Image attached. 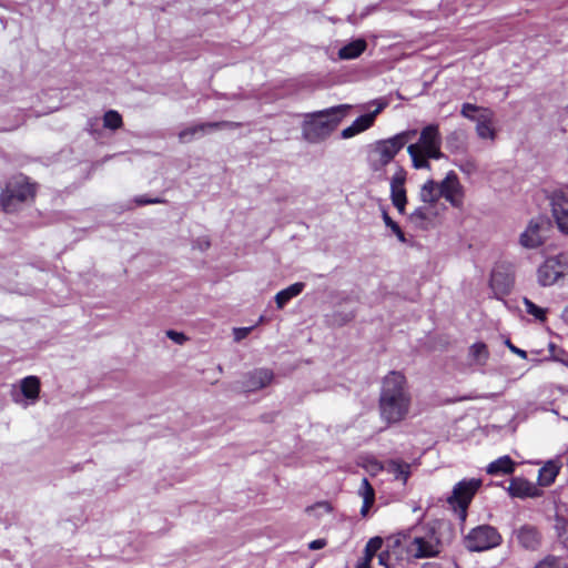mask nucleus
I'll use <instances>...</instances> for the list:
<instances>
[{
  "label": "nucleus",
  "instance_id": "c03bdc74",
  "mask_svg": "<svg viewBox=\"0 0 568 568\" xmlns=\"http://www.w3.org/2000/svg\"><path fill=\"white\" fill-rule=\"evenodd\" d=\"M331 510H332V507L327 501H321V503H317V504L306 508L307 513L318 511L320 514H322V513H331Z\"/></svg>",
  "mask_w": 568,
  "mask_h": 568
},
{
  "label": "nucleus",
  "instance_id": "473e14b6",
  "mask_svg": "<svg viewBox=\"0 0 568 568\" xmlns=\"http://www.w3.org/2000/svg\"><path fill=\"white\" fill-rule=\"evenodd\" d=\"M470 355L478 364H485L488 358V349L484 343H476L470 347Z\"/></svg>",
  "mask_w": 568,
  "mask_h": 568
},
{
  "label": "nucleus",
  "instance_id": "6e6552de",
  "mask_svg": "<svg viewBox=\"0 0 568 568\" xmlns=\"http://www.w3.org/2000/svg\"><path fill=\"white\" fill-rule=\"evenodd\" d=\"M549 223L544 216L532 217L519 234V244L527 250L541 246L547 237Z\"/></svg>",
  "mask_w": 568,
  "mask_h": 568
},
{
  "label": "nucleus",
  "instance_id": "f03ea898",
  "mask_svg": "<svg viewBox=\"0 0 568 568\" xmlns=\"http://www.w3.org/2000/svg\"><path fill=\"white\" fill-rule=\"evenodd\" d=\"M349 109V104H339L305 113L301 125L303 139L312 144L327 140L346 116Z\"/></svg>",
  "mask_w": 568,
  "mask_h": 568
},
{
  "label": "nucleus",
  "instance_id": "79ce46f5",
  "mask_svg": "<svg viewBox=\"0 0 568 568\" xmlns=\"http://www.w3.org/2000/svg\"><path fill=\"white\" fill-rule=\"evenodd\" d=\"M536 568H562L560 561L555 557H547L540 561Z\"/></svg>",
  "mask_w": 568,
  "mask_h": 568
},
{
  "label": "nucleus",
  "instance_id": "a211bd4d",
  "mask_svg": "<svg viewBox=\"0 0 568 568\" xmlns=\"http://www.w3.org/2000/svg\"><path fill=\"white\" fill-rule=\"evenodd\" d=\"M518 542L526 549L535 550L540 545V535L534 526L524 525L515 532Z\"/></svg>",
  "mask_w": 568,
  "mask_h": 568
},
{
  "label": "nucleus",
  "instance_id": "1a4fd4ad",
  "mask_svg": "<svg viewBox=\"0 0 568 568\" xmlns=\"http://www.w3.org/2000/svg\"><path fill=\"white\" fill-rule=\"evenodd\" d=\"M410 145H416L419 151H423L430 159L438 160L443 158L440 151L442 135L437 124L425 126L420 132L418 142Z\"/></svg>",
  "mask_w": 568,
  "mask_h": 568
},
{
  "label": "nucleus",
  "instance_id": "3c124183",
  "mask_svg": "<svg viewBox=\"0 0 568 568\" xmlns=\"http://www.w3.org/2000/svg\"><path fill=\"white\" fill-rule=\"evenodd\" d=\"M506 344L513 353L519 355L521 358L527 357V353L525 351L514 346L509 341H507Z\"/></svg>",
  "mask_w": 568,
  "mask_h": 568
},
{
  "label": "nucleus",
  "instance_id": "f8f14e48",
  "mask_svg": "<svg viewBox=\"0 0 568 568\" xmlns=\"http://www.w3.org/2000/svg\"><path fill=\"white\" fill-rule=\"evenodd\" d=\"M550 206L558 229L568 234V189L554 192L550 196Z\"/></svg>",
  "mask_w": 568,
  "mask_h": 568
},
{
  "label": "nucleus",
  "instance_id": "4c0bfd02",
  "mask_svg": "<svg viewBox=\"0 0 568 568\" xmlns=\"http://www.w3.org/2000/svg\"><path fill=\"white\" fill-rule=\"evenodd\" d=\"M406 172L403 169H398L390 180V189L405 187Z\"/></svg>",
  "mask_w": 568,
  "mask_h": 568
},
{
  "label": "nucleus",
  "instance_id": "f3484780",
  "mask_svg": "<svg viewBox=\"0 0 568 568\" xmlns=\"http://www.w3.org/2000/svg\"><path fill=\"white\" fill-rule=\"evenodd\" d=\"M508 493L513 497L518 498L537 497L540 495V491L535 484L520 477L511 479L508 487Z\"/></svg>",
  "mask_w": 568,
  "mask_h": 568
},
{
  "label": "nucleus",
  "instance_id": "bb28decb",
  "mask_svg": "<svg viewBox=\"0 0 568 568\" xmlns=\"http://www.w3.org/2000/svg\"><path fill=\"white\" fill-rule=\"evenodd\" d=\"M365 48L366 42L358 39L341 48L338 51V57L343 60L355 59L362 54Z\"/></svg>",
  "mask_w": 568,
  "mask_h": 568
},
{
  "label": "nucleus",
  "instance_id": "aec40b11",
  "mask_svg": "<svg viewBox=\"0 0 568 568\" xmlns=\"http://www.w3.org/2000/svg\"><path fill=\"white\" fill-rule=\"evenodd\" d=\"M373 125V115H361L349 126L345 128L341 135L343 139H351Z\"/></svg>",
  "mask_w": 568,
  "mask_h": 568
},
{
  "label": "nucleus",
  "instance_id": "4468645a",
  "mask_svg": "<svg viewBox=\"0 0 568 568\" xmlns=\"http://www.w3.org/2000/svg\"><path fill=\"white\" fill-rule=\"evenodd\" d=\"M490 287L497 298L508 294L514 284L513 275L500 266L493 270L490 275Z\"/></svg>",
  "mask_w": 568,
  "mask_h": 568
},
{
  "label": "nucleus",
  "instance_id": "0eeeda50",
  "mask_svg": "<svg viewBox=\"0 0 568 568\" xmlns=\"http://www.w3.org/2000/svg\"><path fill=\"white\" fill-rule=\"evenodd\" d=\"M480 486L481 480L476 478L460 480L454 486L453 493L447 498V501L454 507L457 506L462 520L466 519L468 505Z\"/></svg>",
  "mask_w": 568,
  "mask_h": 568
},
{
  "label": "nucleus",
  "instance_id": "a878e982",
  "mask_svg": "<svg viewBox=\"0 0 568 568\" xmlns=\"http://www.w3.org/2000/svg\"><path fill=\"white\" fill-rule=\"evenodd\" d=\"M209 131H211L210 122L191 125L179 133V140L181 143H189L196 135H203Z\"/></svg>",
  "mask_w": 568,
  "mask_h": 568
},
{
  "label": "nucleus",
  "instance_id": "f257e3e1",
  "mask_svg": "<svg viewBox=\"0 0 568 568\" xmlns=\"http://www.w3.org/2000/svg\"><path fill=\"white\" fill-rule=\"evenodd\" d=\"M412 395L403 373L389 372L382 379L378 410L383 422L388 425L404 420L410 410Z\"/></svg>",
  "mask_w": 568,
  "mask_h": 568
},
{
  "label": "nucleus",
  "instance_id": "2f4dec72",
  "mask_svg": "<svg viewBox=\"0 0 568 568\" xmlns=\"http://www.w3.org/2000/svg\"><path fill=\"white\" fill-rule=\"evenodd\" d=\"M122 116L118 111L110 110L104 113L103 125L104 128L116 130L122 126Z\"/></svg>",
  "mask_w": 568,
  "mask_h": 568
},
{
  "label": "nucleus",
  "instance_id": "5fc2aeb1",
  "mask_svg": "<svg viewBox=\"0 0 568 568\" xmlns=\"http://www.w3.org/2000/svg\"><path fill=\"white\" fill-rule=\"evenodd\" d=\"M561 318H562L564 323L568 326V305L564 308Z\"/></svg>",
  "mask_w": 568,
  "mask_h": 568
},
{
  "label": "nucleus",
  "instance_id": "37998d69",
  "mask_svg": "<svg viewBox=\"0 0 568 568\" xmlns=\"http://www.w3.org/2000/svg\"><path fill=\"white\" fill-rule=\"evenodd\" d=\"M165 334L171 341H173L174 343H176L179 345H182L187 341V337L181 332L169 329V331H166Z\"/></svg>",
  "mask_w": 568,
  "mask_h": 568
},
{
  "label": "nucleus",
  "instance_id": "09e8293b",
  "mask_svg": "<svg viewBox=\"0 0 568 568\" xmlns=\"http://www.w3.org/2000/svg\"><path fill=\"white\" fill-rule=\"evenodd\" d=\"M252 327H240V328H234V338L235 341H241L243 338H245L248 333L251 332Z\"/></svg>",
  "mask_w": 568,
  "mask_h": 568
},
{
  "label": "nucleus",
  "instance_id": "dca6fc26",
  "mask_svg": "<svg viewBox=\"0 0 568 568\" xmlns=\"http://www.w3.org/2000/svg\"><path fill=\"white\" fill-rule=\"evenodd\" d=\"M385 469L388 474H392L396 480H400L406 484L410 476V465L400 460H388L385 466H382L378 462L372 463V470Z\"/></svg>",
  "mask_w": 568,
  "mask_h": 568
},
{
  "label": "nucleus",
  "instance_id": "603ef678",
  "mask_svg": "<svg viewBox=\"0 0 568 568\" xmlns=\"http://www.w3.org/2000/svg\"><path fill=\"white\" fill-rule=\"evenodd\" d=\"M355 568H371V562L367 559H359Z\"/></svg>",
  "mask_w": 568,
  "mask_h": 568
},
{
  "label": "nucleus",
  "instance_id": "cd10ccee",
  "mask_svg": "<svg viewBox=\"0 0 568 568\" xmlns=\"http://www.w3.org/2000/svg\"><path fill=\"white\" fill-rule=\"evenodd\" d=\"M407 152L412 159L413 166L415 169H429L430 164L428 162V159H430L428 155H426L423 151H419L416 145H408Z\"/></svg>",
  "mask_w": 568,
  "mask_h": 568
},
{
  "label": "nucleus",
  "instance_id": "a18cd8bd",
  "mask_svg": "<svg viewBox=\"0 0 568 568\" xmlns=\"http://www.w3.org/2000/svg\"><path fill=\"white\" fill-rule=\"evenodd\" d=\"M373 104L376 105V109L373 112L367 113L366 115H373L374 121L375 116L388 105V101L386 99H378L373 101Z\"/></svg>",
  "mask_w": 568,
  "mask_h": 568
},
{
  "label": "nucleus",
  "instance_id": "6e6d98bb",
  "mask_svg": "<svg viewBox=\"0 0 568 568\" xmlns=\"http://www.w3.org/2000/svg\"><path fill=\"white\" fill-rule=\"evenodd\" d=\"M422 568H440V567L434 562H426L422 566Z\"/></svg>",
  "mask_w": 568,
  "mask_h": 568
},
{
  "label": "nucleus",
  "instance_id": "a19ab883",
  "mask_svg": "<svg viewBox=\"0 0 568 568\" xmlns=\"http://www.w3.org/2000/svg\"><path fill=\"white\" fill-rule=\"evenodd\" d=\"M383 544H384L383 538L376 536V537L371 538L367 541L365 547H367V550H369L371 552H377L381 550Z\"/></svg>",
  "mask_w": 568,
  "mask_h": 568
},
{
  "label": "nucleus",
  "instance_id": "7ed1b4c3",
  "mask_svg": "<svg viewBox=\"0 0 568 568\" xmlns=\"http://www.w3.org/2000/svg\"><path fill=\"white\" fill-rule=\"evenodd\" d=\"M37 186L23 174L8 179L1 189L0 206L6 213H16L23 204L33 201Z\"/></svg>",
  "mask_w": 568,
  "mask_h": 568
},
{
  "label": "nucleus",
  "instance_id": "72a5a7b5",
  "mask_svg": "<svg viewBox=\"0 0 568 568\" xmlns=\"http://www.w3.org/2000/svg\"><path fill=\"white\" fill-rule=\"evenodd\" d=\"M430 217V212L426 206H419L410 213L409 220L416 225H423Z\"/></svg>",
  "mask_w": 568,
  "mask_h": 568
},
{
  "label": "nucleus",
  "instance_id": "c756f323",
  "mask_svg": "<svg viewBox=\"0 0 568 568\" xmlns=\"http://www.w3.org/2000/svg\"><path fill=\"white\" fill-rule=\"evenodd\" d=\"M390 199L393 205L397 209L400 214L405 213V206L407 203L405 187L390 189Z\"/></svg>",
  "mask_w": 568,
  "mask_h": 568
},
{
  "label": "nucleus",
  "instance_id": "c85d7f7f",
  "mask_svg": "<svg viewBox=\"0 0 568 568\" xmlns=\"http://www.w3.org/2000/svg\"><path fill=\"white\" fill-rule=\"evenodd\" d=\"M554 528L559 541L568 549V521L564 517L556 516Z\"/></svg>",
  "mask_w": 568,
  "mask_h": 568
},
{
  "label": "nucleus",
  "instance_id": "ddd939ff",
  "mask_svg": "<svg viewBox=\"0 0 568 568\" xmlns=\"http://www.w3.org/2000/svg\"><path fill=\"white\" fill-rule=\"evenodd\" d=\"M440 196L444 197L455 207L463 205L464 192L463 186L454 171L447 173L445 179L439 183Z\"/></svg>",
  "mask_w": 568,
  "mask_h": 568
},
{
  "label": "nucleus",
  "instance_id": "20e7f679",
  "mask_svg": "<svg viewBox=\"0 0 568 568\" xmlns=\"http://www.w3.org/2000/svg\"><path fill=\"white\" fill-rule=\"evenodd\" d=\"M416 130L403 131L389 139L379 140L372 145L368 161L369 166L374 171H381L389 164L397 153L412 141L416 135Z\"/></svg>",
  "mask_w": 568,
  "mask_h": 568
},
{
  "label": "nucleus",
  "instance_id": "6ab92c4d",
  "mask_svg": "<svg viewBox=\"0 0 568 568\" xmlns=\"http://www.w3.org/2000/svg\"><path fill=\"white\" fill-rule=\"evenodd\" d=\"M493 112L483 110L476 118V132L480 139L495 140L496 132L493 128Z\"/></svg>",
  "mask_w": 568,
  "mask_h": 568
},
{
  "label": "nucleus",
  "instance_id": "412c9836",
  "mask_svg": "<svg viewBox=\"0 0 568 568\" xmlns=\"http://www.w3.org/2000/svg\"><path fill=\"white\" fill-rule=\"evenodd\" d=\"M439 183L434 180L426 181L419 191V199L423 203L433 205L440 199Z\"/></svg>",
  "mask_w": 568,
  "mask_h": 568
},
{
  "label": "nucleus",
  "instance_id": "58836bf2",
  "mask_svg": "<svg viewBox=\"0 0 568 568\" xmlns=\"http://www.w3.org/2000/svg\"><path fill=\"white\" fill-rule=\"evenodd\" d=\"M211 130H233L240 128L242 124L240 122L232 121H219V122H210Z\"/></svg>",
  "mask_w": 568,
  "mask_h": 568
},
{
  "label": "nucleus",
  "instance_id": "e433bc0d",
  "mask_svg": "<svg viewBox=\"0 0 568 568\" xmlns=\"http://www.w3.org/2000/svg\"><path fill=\"white\" fill-rule=\"evenodd\" d=\"M402 544L403 539L399 535L386 539V550H389V552L394 555L395 560L399 559V554H397L396 549L402 547Z\"/></svg>",
  "mask_w": 568,
  "mask_h": 568
},
{
  "label": "nucleus",
  "instance_id": "ea45409f",
  "mask_svg": "<svg viewBox=\"0 0 568 568\" xmlns=\"http://www.w3.org/2000/svg\"><path fill=\"white\" fill-rule=\"evenodd\" d=\"M394 555L390 554L389 550L385 549L378 555V562L385 568H394Z\"/></svg>",
  "mask_w": 568,
  "mask_h": 568
},
{
  "label": "nucleus",
  "instance_id": "9d476101",
  "mask_svg": "<svg viewBox=\"0 0 568 568\" xmlns=\"http://www.w3.org/2000/svg\"><path fill=\"white\" fill-rule=\"evenodd\" d=\"M40 381L36 376H27L20 382V390L12 392V400L23 408L33 405L39 399Z\"/></svg>",
  "mask_w": 568,
  "mask_h": 568
},
{
  "label": "nucleus",
  "instance_id": "7c9ffc66",
  "mask_svg": "<svg viewBox=\"0 0 568 568\" xmlns=\"http://www.w3.org/2000/svg\"><path fill=\"white\" fill-rule=\"evenodd\" d=\"M523 302L525 305V310L529 315L534 316L536 320H538L540 322L546 321V313H547L546 308H542V307L536 305L534 302H531L527 297H524Z\"/></svg>",
  "mask_w": 568,
  "mask_h": 568
},
{
  "label": "nucleus",
  "instance_id": "de8ad7c7",
  "mask_svg": "<svg viewBox=\"0 0 568 568\" xmlns=\"http://www.w3.org/2000/svg\"><path fill=\"white\" fill-rule=\"evenodd\" d=\"M210 245V240L206 236L199 237L193 244V246L199 248L200 251L207 250Z\"/></svg>",
  "mask_w": 568,
  "mask_h": 568
},
{
  "label": "nucleus",
  "instance_id": "f704fd0d",
  "mask_svg": "<svg viewBox=\"0 0 568 568\" xmlns=\"http://www.w3.org/2000/svg\"><path fill=\"white\" fill-rule=\"evenodd\" d=\"M383 220H384L386 226L389 227L394 232V234L397 236V239L400 242L405 243L406 239H405L404 232L402 231L399 225L390 219V216L387 214L386 211H383Z\"/></svg>",
  "mask_w": 568,
  "mask_h": 568
},
{
  "label": "nucleus",
  "instance_id": "2eb2a0df",
  "mask_svg": "<svg viewBox=\"0 0 568 568\" xmlns=\"http://www.w3.org/2000/svg\"><path fill=\"white\" fill-rule=\"evenodd\" d=\"M273 379V373L267 368H258L244 376L242 388L244 392H255L266 387Z\"/></svg>",
  "mask_w": 568,
  "mask_h": 568
},
{
  "label": "nucleus",
  "instance_id": "4be33fe9",
  "mask_svg": "<svg viewBox=\"0 0 568 568\" xmlns=\"http://www.w3.org/2000/svg\"><path fill=\"white\" fill-rule=\"evenodd\" d=\"M560 466L557 462L549 460L547 462L538 473V483L540 486H549L551 485L556 477L559 474Z\"/></svg>",
  "mask_w": 568,
  "mask_h": 568
},
{
  "label": "nucleus",
  "instance_id": "393cba45",
  "mask_svg": "<svg viewBox=\"0 0 568 568\" xmlns=\"http://www.w3.org/2000/svg\"><path fill=\"white\" fill-rule=\"evenodd\" d=\"M359 495L363 497V506L361 508V515L365 517L368 514L369 508L374 504L375 500V493L367 480V478L362 479V484L358 490Z\"/></svg>",
  "mask_w": 568,
  "mask_h": 568
},
{
  "label": "nucleus",
  "instance_id": "c9c22d12",
  "mask_svg": "<svg viewBox=\"0 0 568 568\" xmlns=\"http://www.w3.org/2000/svg\"><path fill=\"white\" fill-rule=\"evenodd\" d=\"M485 110L471 103H464L462 106V115L468 120L475 121L480 111Z\"/></svg>",
  "mask_w": 568,
  "mask_h": 568
},
{
  "label": "nucleus",
  "instance_id": "49530a36",
  "mask_svg": "<svg viewBox=\"0 0 568 568\" xmlns=\"http://www.w3.org/2000/svg\"><path fill=\"white\" fill-rule=\"evenodd\" d=\"M134 202L138 205H145V204L163 203L164 201L159 199V197L149 199V197H146L144 195H141V196L135 197Z\"/></svg>",
  "mask_w": 568,
  "mask_h": 568
},
{
  "label": "nucleus",
  "instance_id": "423d86ee",
  "mask_svg": "<svg viewBox=\"0 0 568 568\" xmlns=\"http://www.w3.org/2000/svg\"><path fill=\"white\" fill-rule=\"evenodd\" d=\"M501 541L498 531L488 525L473 528L465 537V547L470 551H485L497 547Z\"/></svg>",
  "mask_w": 568,
  "mask_h": 568
},
{
  "label": "nucleus",
  "instance_id": "8fccbe9b",
  "mask_svg": "<svg viewBox=\"0 0 568 568\" xmlns=\"http://www.w3.org/2000/svg\"><path fill=\"white\" fill-rule=\"evenodd\" d=\"M326 546L325 539H315L308 544V548L312 550L322 549Z\"/></svg>",
  "mask_w": 568,
  "mask_h": 568
},
{
  "label": "nucleus",
  "instance_id": "9b49d317",
  "mask_svg": "<svg viewBox=\"0 0 568 568\" xmlns=\"http://www.w3.org/2000/svg\"><path fill=\"white\" fill-rule=\"evenodd\" d=\"M439 551V541L433 534L425 537H414L407 546V554L413 558L436 557Z\"/></svg>",
  "mask_w": 568,
  "mask_h": 568
},
{
  "label": "nucleus",
  "instance_id": "39448f33",
  "mask_svg": "<svg viewBox=\"0 0 568 568\" xmlns=\"http://www.w3.org/2000/svg\"><path fill=\"white\" fill-rule=\"evenodd\" d=\"M537 282L542 287L561 284L568 278V252L547 257L537 268Z\"/></svg>",
  "mask_w": 568,
  "mask_h": 568
},
{
  "label": "nucleus",
  "instance_id": "5701e85b",
  "mask_svg": "<svg viewBox=\"0 0 568 568\" xmlns=\"http://www.w3.org/2000/svg\"><path fill=\"white\" fill-rule=\"evenodd\" d=\"M305 284L302 282L294 283L288 287L280 291L275 295V303L278 308H283L285 304L291 301L293 297L300 295L304 290Z\"/></svg>",
  "mask_w": 568,
  "mask_h": 568
},
{
  "label": "nucleus",
  "instance_id": "864d4df0",
  "mask_svg": "<svg viewBox=\"0 0 568 568\" xmlns=\"http://www.w3.org/2000/svg\"><path fill=\"white\" fill-rule=\"evenodd\" d=\"M375 555L376 552H371L369 550H367V547H365L363 559H367V561L371 562Z\"/></svg>",
  "mask_w": 568,
  "mask_h": 568
},
{
  "label": "nucleus",
  "instance_id": "4d7b16f0",
  "mask_svg": "<svg viewBox=\"0 0 568 568\" xmlns=\"http://www.w3.org/2000/svg\"><path fill=\"white\" fill-rule=\"evenodd\" d=\"M455 136V134H453L452 136H448V142Z\"/></svg>",
  "mask_w": 568,
  "mask_h": 568
},
{
  "label": "nucleus",
  "instance_id": "b1692460",
  "mask_svg": "<svg viewBox=\"0 0 568 568\" xmlns=\"http://www.w3.org/2000/svg\"><path fill=\"white\" fill-rule=\"evenodd\" d=\"M515 468V463L509 456H503L491 462L487 466V473L490 475H507L511 474Z\"/></svg>",
  "mask_w": 568,
  "mask_h": 568
}]
</instances>
